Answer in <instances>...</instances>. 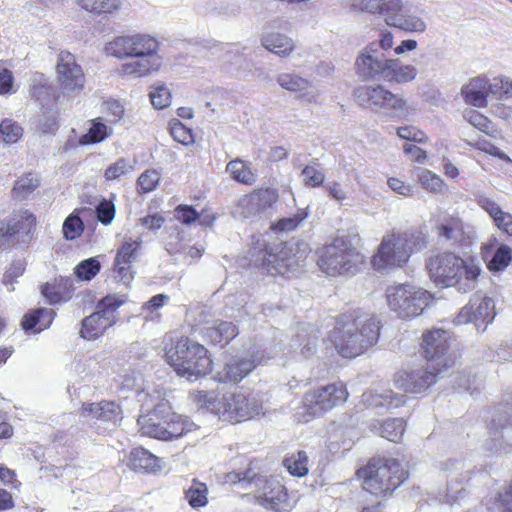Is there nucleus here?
Listing matches in <instances>:
<instances>
[{"mask_svg":"<svg viewBox=\"0 0 512 512\" xmlns=\"http://www.w3.org/2000/svg\"><path fill=\"white\" fill-rule=\"evenodd\" d=\"M80 212V209H76L65 219L62 232L66 240H74L82 235L84 222L80 217Z\"/></svg>","mask_w":512,"mask_h":512,"instance_id":"45","label":"nucleus"},{"mask_svg":"<svg viewBox=\"0 0 512 512\" xmlns=\"http://www.w3.org/2000/svg\"><path fill=\"white\" fill-rule=\"evenodd\" d=\"M426 268L431 280L443 287H457L466 292L475 287L481 269L474 257L461 258L450 251L432 255Z\"/></svg>","mask_w":512,"mask_h":512,"instance_id":"8","label":"nucleus"},{"mask_svg":"<svg viewBox=\"0 0 512 512\" xmlns=\"http://www.w3.org/2000/svg\"><path fill=\"white\" fill-rule=\"evenodd\" d=\"M363 3L369 12L384 15L385 20L402 10L401 0H364Z\"/></svg>","mask_w":512,"mask_h":512,"instance_id":"40","label":"nucleus"},{"mask_svg":"<svg viewBox=\"0 0 512 512\" xmlns=\"http://www.w3.org/2000/svg\"><path fill=\"white\" fill-rule=\"evenodd\" d=\"M170 134L175 141L183 145H189L194 142L192 130L179 120H174L170 123Z\"/></svg>","mask_w":512,"mask_h":512,"instance_id":"55","label":"nucleus"},{"mask_svg":"<svg viewBox=\"0 0 512 512\" xmlns=\"http://www.w3.org/2000/svg\"><path fill=\"white\" fill-rule=\"evenodd\" d=\"M175 219L183 225L190 226L200 217L199 212L191 205L179 204L174 209Z\"/></svg>","mask_w":512,"mask_h":512,"instance_id":"58","label":"nucleus"},{"mask_svg":"<svg viewBox=\"0 0 512 512\" xmlns=\"http://www.w3.org/2000/svg\"><path fill=\"white\" fill-rule=\"evenodd\" d=\"M208 494L207 484L193 478L189 488L184 491V498L191 508L198 510L208 505Z\"/></svg>","mask_w":512,"mask_h":512,"instance_id":"33","label":"nucleus"},{"mask_svg":"<svg viewBox=\"0 0 512 512\" xmlns=\"http://www.w3.org/2000/svg\"><path fill=\"white\" fill-rule=\"evenodd\" d=\"M406 428V421L402 418H391L380 425V435L392 442H400Z\"/></svg>","mask_w":512,"mask_h":512,"instance_id":"43","label":"nucleus"},{"mask_svg":"<svg viewBox=\"0 0 512 512\" xmlns=\"http://www.w3.org/2000/svg\"><path fill=\"white\" fill-rule=\"evenodd\" d=\"M113 270L116 276L120 281L125 284H129L134 278V271L132 269V263L124 261H119L118 258L114 259Z\"/></svg>","mask_w":512,"mask_h":512,"instance_id":"62","label":"nucleus"},{"mask_svg":"<svg viewBox=\"0 0 512 512\" xmlns=\"http://www.w3.org/2000/svg\"><path fill=\"white\" fill-rule=\"evenodd\" d=\"M56 74L64 90L72 93L83 91L86 83L85 73L71 52L63 50L58 54Z\"/></svg>","mask_w":512,"mask_h":512,"instance_id":"17","label":"nucleus"},{"mask_svg":"<svg viewBox=\"0 0 512 512\" xmlns=\"http://www.w3.org/2000/svg\"><path fill=\"white\" fill-rule=\"evenodd\" d=\"M386 24L406 32H424L425 22L418 16L398 12L396 16L386 19Z\"/></svg>","mask_w":512,"mask_h":512,"instance_id":"37","label":"nucleus"},{"mask_svg":"<svg viewBox=\"0 0 512 512\" xmlns=\"http://www.w3.org/2000/svg\"><path fill=\"white\" fill-rule=\"evenodd\" d=\"M81 8L94 14L112 13L120 6V0H78Z\"/></svg>","mask_w":512,"mask_h":512,"instance_id":"48","label":"nucleus"},{"mask_svg":"<svg viewBox=\"0 0 512 512\" xmlns=\"http://www.w3.org/2000/svg\"><path fill=\"white\" fill-rule=\"evenodd\" d=\"M37 227L36 215L28 209L13 211L8 220H0V250L12 245L29 244Z\"/></svg>","mask_w":512,"mask_h":512,"instance_id":"14","label":"nucleus"},{"mask_svg":"<svg viewBox=\"0 0 512 512\" xmlns=\"http://www.w3.org/2000/svg\"><path fill=\"white\" fill-rule=\"evenodd\" d=\"M255 262L258 268L271 276H285L299 265L296 255L286 243L275 248L266 245L258 251Z\"/></svg>","mask_w":512,"mask_h":512,"instance_id":"16","label":"nucleus"},{"mask_svg":"<svg viewBox=\"0 0 512 512\" xmlns=\"http://www.w3.org/2000/svg\"><path fill=\"white\" fill-rule=\"evenodd\" d=\"M409 469L396 457L376 454L355 471L366 498L359 512H384L385 502L409 479Z\"/></svg>","mask_w":512,"mask_h":512,"instance_id":"1","label":"nucleus"},{"mask_svg":"<svg viewBox=\"0 0 512 512\" xmlns=\"http://www.w3.org/2000/svg\"><path fill=\"white\" fill-rule=\"evenodd\" d=\"M116 209L111 200L103 199L96 206V217L103 225H109L115 217Z\"/></svg>","mask_w":512,"mask_h":512,"instance_id":"60","label":"nucleus"},{"mask_svg":"<svg viewBox=\"0 0 512 512\" xmlns=\"http://www.w3.org/2000/svg\"><path fill=\"white\" fill-rule=\"evenodd\" d=\"M261 42L265 49L280 57H288L295 49L293 39L279 32L268 33Z\"/></svg>","mask_w":512,"mask_h":512,"instance_id":"31","label":"nucleus"},{"mask_svg":"<svg viewBox=\"0 0 512 512\" xmlns=\"http://www.w3.org/2000/svg\"><path fill=\"white\" fill-rule=\"evenodd\" d=\"M254 360L234 357L217 372L216 380L221 383L237 384L255 369Z\"/></svg>","mask_w":512,"mask_h":512,"instance_id":"22","label":"nucleus"},{"mask_svg":"<svg viewBox=\"0 0 512 512\" xmlns=\"http://www.w3.org/2000/svg\"><path fill=\"white\" fill-rule=\"evenodd\" d=\"M480 207L493 219L495 226L503 233L512 237V214L503 211L492 199L479 200Z\"/></svg>","mask_w":512,"mask_h":512,"instance_id":"30","label":"nucleus"},{"mask_svg":"<svg viewBox=\"0 0 512 512\" xmlns=\"http://www.w3.org/2000/svg\"><path fill=\"white\" fill-rule=\"evenodd\" d=\"M492 300L484 297H474L467 305H465L459 315V322H471L476 320L486 321L488 318L493 317L491 315Z\"/></svg>","mask_w":512,"mask_h":512,"instance_id":"28","label":"nucleus"},{"mask_svg":"<svg viewBox=\"0 0 512 512\" xmlns=\"http://www.w3.org/2000/svg\"><path fill=\"white\" fill-rule=\"evenodd\" d=\"M277 82L285 90L300 93V97H303L311 86V83L307 79L294 73L280 74L277 78Z\"/></svg>","mask_w":512,"mask_h":512,"instance_id":"42","label":"nucleus"},{"mask_svg":"<svg viewBox=\"0 0 512 512\" xmlns=\"http://www.w3.org/2000/svg\"><path fill=\"white\" fill-rule=\"evenodd\" d=\"M123 461L129 469L140 473H154L160 468L159 458L141 446L132 448Z\"/></svg>","mask_w":512,"mask_h":512,"instance_id":"25","label":"nucleus"},{"mask_svg":"<svg viewBox=\"0 0 512 512\" xmlns=\"http://www.w3.org/2000/svg\"><path fill=\"white\" fill-rule=\"evenodd\" d=\"M107 136V126L99 122L97 120H94L92 122V126L88 130L86 134H83L79 138V143L81 145H89L94 143H99L103 141Z\"/></svg>","mask_w":512,"mask_h":512,"instance_id":"50","label":"nucleus"},{"mask_svg":"<svg viewBox=\"0 0 512 512\" xmlns=\"http://www.w3.org/2000/svg\"><path fill=\"white\" fill-rule=\"evenodd\" d=\"M358 235H339L318 248L317 265L327 276L353 275L365 264V256L358 249Z\"/></svg>","mask_w":512,"mask_h":512,"instance_id":"9","label":"nucleus"},{"mask_svg":"<svg viewBox=\"0 0 512 512\" xmlns=\"http://www.w3.org/2000/svg\"><path fill=\"white\" fill-rule=\"evenodd\" d=\"M496 505L501 512H512V481L498 493Z\"/></svg>","mask_w":512,"mask_h":512,"instance_id":"64","label":"nucleus"},{"mask_svg":"<svg viewBox=\"0 0 512 512\" xmlns=\"http://www.w3.org/2000/svg\"><path fill=\"white\" fill-rule=\"evenodd\" d=\"M127 302L126 295L109 294L96 306V311L85 317L81 323L80 336L85 340H95L117 322V310Z\"/></svg>","mask_w":512,"mask_h":512,"instance_id":"13","label":"nucleus"},{"mask_svg":"<svg viewBox=\"0 0 512 512\" xmlns=\"http://www.w3.org/2000/svg\"><path fill=\"white\" fill-rule=\"evenodd\" d=\"M451 335L444 329H432L422 334L419 352L426 360L425 369L399 371L394 378L396 387L407 394H420L436 383L438 375L453 364L448 357Z\"/></svg>","mask_w":512,"mask_h":512,"instance_id":"3","label":"nucleus"},{"mask_svg":"<svg viewBox=\"0 0 512 512\" xmlns=\"http://www.w3.org/2000/svg\"><path fill=\"white\" fill-rule=\"evenodd\" d=\"M349 398L347 385L337 380L306 390L298 411V421L307 423L342 406Z\"/></svg>","mask_w":512,"mask_h":512,"instance_id":"10","label":"nucleus"},{"mask_svg":"<svg viewBox=\"0 0 512 512\" xmlns=\"http://www.w3.org/2000/svg\"><path fill=\"white\" fill-rule=\"evenodd\" d=\"M55 315V312L48 308L29 310L21 320V327L26 333H40L51 326Z\"/></svg>","mask_w":512,"mask_h":512,"instance_id":"27","label":"nucleus"},{"mask_svg":"<svg viewBox=\"0 0 512 512\" xmlns=\"http://www.w3.org/2000/svg\"><path fill=\"white\" fill-rule=\"evenodd\" d=\"M22 132V127L11 119H4L0 123V134L6 143L17 142L21 138Z\"/></svg>","mask_w":512,"mask_h":512,"instance_id":"52","label":"nucleus"},{"mask_svg":"<svg viewBox=\"0 0 512 512\" xmlns=\"http://www.w3.org/2000/svg\"><path fill=\"white\" fill-rule=\"evenodd\" d=\"M385 81L390 83H406L415 79L417 70L413 65H401L399 59H389Z\"/></svg>","mask_w":512,"mask_h":512,"instance_id":"35","label":"nucleus"},{"mask_svg":"<svg viewBox=\"0 0 512 512\" xmlns=\"http://www.w3.org/2000/svg\"><path fill=\"white\" fill-rule=\"evenodd\" d=\"M141 245L142 242L140 240H126L117 250L115 258H118L119 261L126 260L127 262L133 263L137 258V253Z\"/></svg>","mask_w":512,"mask_h":512,"instance_id":"57","label":"nucleus"},{"mask_svg":"<svg viewBox=\"0 0 512 512\" xmlns=\"http://www.w3.org/2000/svg\"><path fill=\"white\" fill-rule=\"evenodd\" d=\"M386 300L389 308L401 319H412L423 313L434 301L427 290L409 284H398L387 288Z\"/></svg>","mask_w":512,"mask_h":512,"instance_id":"12","label":"nucleus"},{"mask_svg":"<svg viewBox=\"0 0 512 512\" xmlns=\"http://www.w3.org/2000/svg\"><path fill=\"white\" fill-rule=\"evenodd\" d=\"M382 326L377 315L348 306L333 317L326 340L339 356L354 359L378 343Z\"/></svg>","mask_w":512,"mask_h":512,"instance_id":"2","label":"nucleus"},{"mask_svg":"<svg viewBox=\"0 0 512 512\" xmlns=\"http://www.w3.org/2000/svg\"><path fill=\"white\" fill-rule=\"evenodd\" d=\"M255 460H250L244 471H231L224 475V483L230 485L255 484L256 502L268 510L289 512L298 502L296 492H289L287 487L278 479L264 478L254 471Z\"/></svg>","mask_w":512,"mask_h":512,"instance_id":"7","label":"nucleus"},{"mask_svg":"<svg viewBox=\"0 0 512 512\" xmlns=\"http://www.w3.org/2000/svg\"><path fill=\"white\" fill-rule=\"evenodd\" d=\"M138 423L143 435L163 441L177 439L190 431L187 417L176 413L168 401L156 404Z\"/></svg>","mask_w":512,"mask_h":512,"instance_id":"11","label":"nucleus"},{"mask_svg":"<svg viewBox=\"0 0 512 512\" xmlns=\"http://www.w3.org/2000/svg\"><path fill=\"white\" fill-rule=\"evenodd\" d=\"M305 210H299L296 214L290 217L279 219L272 225V229L279 232H290L295 230L300 223L307 217Z\"/></svg>","mask_w":512,"mask_h":512,"instance_id":"54","label":"nucleus"},{"mask_svg":"<svg viewBox=\"0 0 512 512\" xmlns=\"http://www.w3.org/2000/svg\"><path fill=\"white\" fill-rule=\"evenodd\" d=\"M492 95L501 97H512V80L508 78H494L491 82Z\"/></svg>","mask_w":512,"mask_h":512,"instance_id":"63","label":"nucleus"},{"mask_svg":"<svg viewBox=\"0 0 512 512\" xmlns=\"http://www.w3.org/2000/svg\"><path fill=\"white\" fill-rule=\"evenodd\" d=\"M190 400L199 408L217 415L221 394L216 391L195 390L189 394Z\"/></svg>","mask_w":512,"mask_h":512,"instance_id":"38","label":"nucleus"},{"mask_svg":"<svg viewBox=\"0 0 512 512\" xmlns=\"http://www.w3.org/2000/svg\"><path fill=\"white\" fill-rule=\"evenodd\" d=\"M301 176L304 185L310 188L323 186L325 181L324 172L313 165H306L301 171Z\"/></svg>","mask_w":512,"mask_h":512,"instance_id":"56","label":"nucleus"},{"mask_svg":"<svg viewBox=\"0 0 512 512\" xmlns=\"http://www.w3.org/2000/svg\"><path fill=\"white\" fill-rule=\"evenodd\" d=\"M244 200L251 209L264 211L278 202L279 192L274 187H260L245 195Z\"/></svg>","mask_w":512,"mask_h":512,"instance_id":"29","label":"nucleus"},{"mask_svg":"<svg viewBox=\"0 0 512 512\" xmlns=\"http://www.w3.org/2000/svg\"><path fill=\"white\" fill-rule=\"evenodd\" d=\"M396 133L401 139L420 144L426 143L429 139L424 131L412 125L399 127Z\"/></svg>","mask_w":512,"mask_h":512,"instance_id":"59","label":"nucleus"},{"mask_svg":"<svg viewBox=\"0 0 512 512\" xmlns=\"http://www.w3.org/2000/svg\"><path fill=\"white\" fill-rule=\"evenodd\" d=\"M100 404L101 408L98 414V422L112 426L118 425L123 419V411L120 404L110 400H102Z\"/></svg>","mask_w":512,"mask_h":512,"instance_id":"41","label":"nucleus"},{"mask_svg":"<svg viewBox=\"0 0 512 512\" xmlns=\"http://www.w3.org/2000/svg\"><path fill=\"white\" fill-rule=\"evenodd\" d=\"M389 59L380 60L370 54L362 53L355 62L356 71L365 80L382 78L385 80Z\"/></svg>","mask_w":512,"mask_h":512,"instance_id":"26","label":"nucleus"},{"mask_svg":"<svg viewBox=\"0 0 512 512\" xmlns=\"http://www.w3.org/2000/svg\"><path fill=\"white\" fill-rule=\"evenodd\" d=\"M363 401L372 407L397 408L405 403L404 396H398L393 391H386L382 394L366 392L363 394Z\"/></svg>","mask_w":512,"mask_h":512,"instance_id":"36","label":"nucleus"},{"mask_svg":"<svg viewBox=\"0 0 512 512\" xmlns=\"http://www.w3.org/2000/svg\"><path fill=\"white\" fill-rule=\"evenodd\" d=\"M226 172L234 181L244 185H252L256 180L251 164L241 158L229 161L226 165Z\"/></svg>","mask_w":512,"mask_h":512,"instance_id":"34","label":"nucleus"},{"mask_svg":"<svg viewBox=\"0 0 512 512\" xmlns=\"http://www.w3.org/2000/svg\"><path fill=\"white\" fill-rule=\"evenodd\" d=\"M159 46L158 40L150 35L134 34L116 37L107 50L118 58H134L121 65V75L142 77L160 69Z\"/></svg>","mask_w":512,"mask_h":512,"instance_id":"4","label":"nucleus"},{"mask_svg":"<svg viewBox=\"0 0 512 512\" xmlns=\"http://www.w3.org/2000/svg\"><path fill=\"white\" fill-rule=\"evenodd\" d=\"M355 96L368 106L398 112L407 110L405 99L392 93L382 85L361 86L355 90Z\"/></svg>","mask_w":512,"mask_h":512,"instance_id":"18","label":"nucleus"},{"mask_svg":"<svg viewBox=\"0 0 512 512\" xmlns=\"http://www.w3.org/2000/svg\"><path fill=\"white\" fill-rule=\"evenodd\" d=\"M262 403L252 394L244 392L221 395L217 416L220 420L238 424L261 414Z\"/></svg>","mask_w":512,"mask_h":512,"instance_id":"15","label":"nucleus"},{"mask_svg":"<svg viewBox=\"0 0 512 512\" xmlns=\"http://www.w3.org/2000/svg\"><path fill=\"white\" fill-rule=\"evenodd\" d=\"M283 467L293 476L302 478L309 473V457L303 450L287 453L282 460Z\"/></svg>","mask_w":512,"mask_h":512,"instance_id":"32","label":"nucleus"},{"mask_svg":"<svg viewBox=\"0 0 512 512\" xmlns=\"http://www.w3.org/2000/svg\"><path fill=\"white\" fill-rule=\"evenodd\" d=\"M100 269V262L96 258H88L75 267L74 273L80 280L89 281L99 273Z\"/></svg>","mask_w":512,"mask_h":512,"instance_id":"49","label":"nucleus"},{"mask_svg":"<svg viewBox=\"0 0 512 512\" xmlns=\"http://www.w3.org/2000/svg\"><path fill=\"white\" fill-rule=\"evenodd\" d=\"M238 333V327L234 323L230 321H215L213 325L205 327L201 335L208 344L225 347Z\"/></svg>","mask_w":512,"mask_h":512,"instance_id":"24","label":"nucleus"},{"mask_svg":"<svg viewBox=\"0 0 512 512\" xmlns=\"http://www.w3.org/2000/svg\"><path fill=\"white\" fill-rule=\"evenodd\" d=\"M464 119L479 131L492 136L495 132L493 122L484 114L474 109H468L464 112Z\"/></svg>","mask_w":512,"mask_h":512,"instance_id":"46","label":"nucleus"},{"mask_svg":"<svg viewBox=\"0 0 512 512\" xmlns=\"http://www.w3.org/2000/svg\"><path fill=\"white\" fill-rule=\"evenodd\" d=\"M58 110L46 109L38 121V127L42 133L54 134L59 128Z\"/></svg>","mask_w":512,"mask_h":512,"instance_id":"53","label":"nucleus"},{"mask_svg":"<svg viewBox=\"0 0 512 512\" xmlns=\"http://www.w3.org/2000/svg\"><path fill=\"white\" fill-rule=\"evenodd\" d=\"M418 182L424 190L432 194H444L448 188L439 175L427 169L419 174Z\"/></svg>","mask_w":512,"mask_h":512,"instance_id":"44","label":"nucleus"},{"mask_svg":"<svg viewBox=\"0 0 512 512\" xmlns=\"http://www.w3.org/2000/svg\"><path fill=\"white\" fill-rule=\"evenodd\" d=\"M428 235L424 229L391 231L384 235L370 259L371 267L378 272H388L403 268L413 253L424 249Z\"/></svg>","mask_w":512,"mask_h":512,"instance_id":"6","label":"nucleus"},{"mask_svg":"<svg viewBox=\"0 0 512 512\" xmlns=\"http://www.w3.org/2000/svg\"><path fill=\"white\" fill-rule=\"evenodd\" d=\"M40 186V178L36 173L27 172L14 183L12 195L16 199H25Z\"/></svg>","mask_w":512,"mask_h":512,"instance_id":"39","label":"nucleus"},{"mask_svg":"<svg viewBox=\"0 0 512 512\" xmlns=\"http://www.w3.org/2000/svg\"><path fill=\"white\" fill-rule=\"evenodd\" d=\"M481 256L487 269L492 273L504 271L512 262V249L506 244H499L492 238L481 247Z\"/></svg>","mask_w":512,"mask_h":512,"instance_id":"20","label":"nucleus"},{"mask_svg":"<svg viewBox=\"0 0 512 512\" xmlns=\"http://www.w3.org/2000/svg\"><path fill=\"white\" fill-rule=\"evenodd\" d=\"M465 103L479 108L487 106V98L492 95V85L486 78L475 77L461 88Z\"/></svg>","mask_w":512,"mask_h":512,"instance_id":"23","label":"nucleus"},{"mask_svg":"<svg viewBox=\"0 0 512 512\" xmlns=\"http://www.w3.org/2000/svg\"><path fill=\"white\" fill-rule=\"evenodd\" d=\"M150 100L156 109H163L169 106L171 102V93L165 86H156L150 92Z\"/></svg>","mask_w":512,"mask_h":512,"instance_id":"61","label":"nucleus"},{"mask_svg":"<svg viewBox=\"0 0 512 512\" xmlns=\"http://www.w3.org/2000/svg\"><path fill=\"white\" fill-rule=\"evenodd\" d=\"M433 230L438 239L452 245L462 246L469 240L463 219L458 214L447 212L437 216Z\"/></svg>","mask_w":512,"mask_h":512,"instance_id":"19","label":"nucleus"},{"mask_svg":"<svg viewBox=\"0 0 512 512\" xmlns=\"http://www.w3.org/2000/svg\"><path fill=\"white\" fill-rule=\"evenodd\" d=\"M133 170V165L125 158H120L110 164L104 171V177L107 181H114L128 174Z\"/></svg>","mask_w":512,"mask_h":512,"instance_id":"51","label":"nucleus"},{"mask_svg":"<svg viewBox=\"0 0 512 512\" xmlns=\"http://www.w3.org/2000/svg\"><path fill=\"white\" fill-rule=\"evenodd\" d=\"M164 360L178 377L188 381L205 378L214 369V361L208 348L186 335L170 340L164 349Z\"/></svg>","mask_w":512,"mask_h":512,"instance_id":"5","label":"nucleus"},{"mask_svg":"<svg viewBox=\"0 0 512 512\" xmlns=\"http://www.w3.org/2000/svg\"><path fill=\"white\" fill-rule=\"evenodd\" d=\"M74 281L69 276L54 277L41 286V293L51 305L68 302L74 295Z\"/></svg>","mask_w":512,"mask_h":512,"instance_id":"21","label":"nucleus"},{"mask_svg":"<svg viewBox=\"0 0 512 512\" xmlns=\"http://www.w3.org/2000/svg\"><path fill=\"white\" fill-rule=\"evenodd\" d=\"M160 173L156 169H146L136 181V190L139 195L154 191L160 183Z\"/></svg>","mask_w":512,"mask_h":512,"instance_id":"47","label":"nucleus"}]
</instances>
